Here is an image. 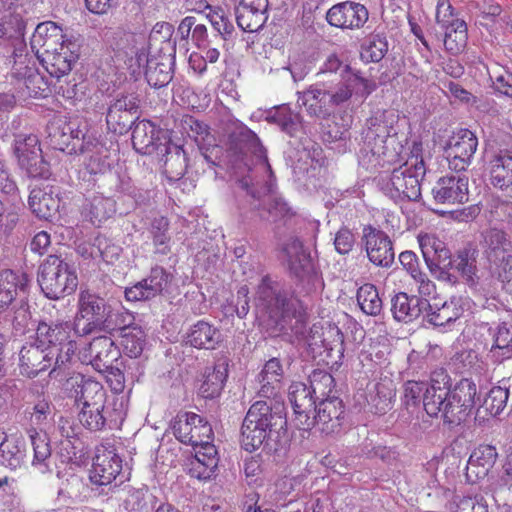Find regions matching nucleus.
<instances>
[{"instance_id":"obj_60","label":"nucleus","mask_w":512,"mask_h":512,"mask_svg":"<svg viewBox=\"0 0 512 512\" xmlns=\"http://www.w3.org/2000/svg\"><path fill=\"white\" fill-rule=\"evenodd\" d=\"M181 128L190 138L196 142L205 141L209 136V127L193 116H184L181 120Z\"/></svg>"},{"instance_id":"obj_59","label":"nucleus","mask_w":512,"mask_h":512,"mask_svg":"<svg viewBox=\"0 0 512 512\" xmlns=\"http://www.w3.org/2000/svg\"><path fill=\"white\" fill-rule=\"evenodd\" d=\"M451 512H489L486 502L479 497L456 496L450 506Z\"/></svg>"},{"instance_id":"obj_49","label":"nucleus","mask_w":512,"mask_h":512,"mask_svg":"<svg viewBox=\"0 0 512 512\" xmlns=\"http://www.w3.org/2000/svg\"><path fill=\"white\" fill-rule=\"evenodd\" d=\"M388 51L386 37L381 34H370L361 44V59L367 63L381 61Z\"/></svg>"},{"instance_id":"obj_26","label":"nucleus","mask_w":512,"mask_h":512,"mask_svg":"<svg viewBox=\"0 0 512 512\" xmlns=\"http://www.w3.org/2000/svg\"><path fill=\"white\" fill-rule=\"evenodd\" d=\"M168 278L163 268H153L148 278L126 288L125 297L128 301L149 300L163 291L168 284Z\"/></svg>"},{"instance_id":"obj_57","label":"nucleus","mask_w":512,"mask_h":512,"mask_svg":"<svg viewBox=\"0 0 512 512\" xmlns=\"http://www.w3.org/2000/svg\"><path fill=\"white\" fill-rule=\"evenodd\" d=\"M13 76L18 79H23L24 85L28 90V94L36 96L39 91H43L40 84H43V77L38 74L34 69L24 66L23 68L17 69L16 67L12 71Z\"/></svg>"},{"instance_id":"obj_17","label":"nucleus","mask_w":512,"mask_h":512,"mask_svg":"<svg viewBox=\"0 0 512 512\" xmlns=\"http://www.w3.org/2000/svg\"><path fill=\"white\" fill-rule=\"evenodd\" d=\"M122 470V459L114 445L102 443L96 448L89 478L96 485H109Z\"/></svg>"},{"instance_id":"obj_32","label":"nucleus","mask_w":512,"mask_h":512,"mask_svg":"<svg viewBox=\"0 0 512 512\" xmlns=\"http://www.w3.org/2000/svg\"><path fill=\"white\" fill-rule=\"evenodd\" d=\"M428 306L426 299L408 296L406 293H398L392 299L391 310L397 321L408 323L417 319Z\"/></svg>"},{"instance_id":"obj_63","label":"nucleus","mask_w":512,"mask_h":512,"mask_svg":"<svg viewBox=\"0 0 512 512\" xmlns=\"http://www.w3.org/2000/svg\"><path fill=\"white\" fill-rule=\"evenodd\" d=\"M495 91L512 99V72L507 70L494 71L490 74Z\"/></svg>"},{"instance_id":"obj_54","label":"nucleus","mask_w":512,"mask_h":512,"mask_svg":"<svg viewBox=\"0 0 512 512\" xmlns=\"http://www.w3.org/2000/svg\"><path fill=\"white\" fill-rule=\"evenodd\" d=\"M491 351L498 357H512V325L502 324L497 328Z\"/></svg>"},{"instance_id":"obj_27","label":"nucleus","mask_w":512,"mask_h":512,"mask_svg":"<svg viewBox=\"0 0 512 512\" xmlns=\"http://www.w3.org/2000/svg\"><path fill=\"white\" fill-rule=\"evenodd\" d=\"M480 246L489 262L496 264L512 250V242L501 229L488 228L481 233Z\"/></svg>"},{"instance_id":"obj_34","label":"nucleus","mask_w":512,"mask_h":512,"mask_svg":"<svg viewBox=\"0 0 512 512\" xmlns=\"http://www.w3.org/2000/svg\"><path fill=\"white\" fill-rule=\"evenodd\" d=\"M283 368L277 358L268 360L258 376L260 396L270 398L277 395L282 386Z\"/></svg>"},{"instance_id":"obj_4","label":"nucleus","mask_w":512,"mask_h":512,"mask_svg":"<svg viewBox=\"0 0 512 512\" xmlns=\"http://www.w3.org/2000/svg\"><path fill=\"white\" fill-rule=\"evenodd\" d=\"M363 140L361 154L374 167L398 162L404 150L396 128L385 119L384 112H378L367 120Z\"/></svg>"},{"instance_id":"obj_7","label":"nucleus","mask_w":512,"mask_h":512,"mask_svg":"<svg viewBox=\"0 0 512 512\" xmlns=\"http://www.w3.org/2000/svg\"><path fill=\"white\" fill-rule=\"evenodd\" d=\"M190 436L192 441H188L187 444L193 447L195 457L190 462L189 473L199 480L209 479L218 466L212 427L201 417V423L194 424Z\"/></svg>"},{"instance_id":"obj_40","label":"nucleus","mask_w":512,"mask_h":512,"mask_svg":"<svg viewBox=\"0 0 512 512\" xmlns=\"http://www.w3.org/2000/svg\"><path fill=\"white\" fill-rule=\"evenodd\" d=\"M399 261L417 283L418 292L421 295L430 296L435 290V285L425 273L420 271L416 254L412 251H404L399 255Z\"/></svg>"},{"instance_id":"obj_19","label":"nucleus","mask_w":512,"mask_h":512,"mask_svg":"<svg viewBox=\"0 0 512 512\" xmlns=\"http://www.w3.org/2000/svg\"><path fill=\"white\" fill-rule=\"evenodd\" d=\"M120 356V352L111 338L100 336L94 338L90 344L79 352L80 360L90 364L99 372L112 367Z\"/></svg>"},{"instance_id":"obj_3","label":"nucleus","mask_w":512,"mask_h":512,"mask_svg":"<svg viewBox=\"0 0 512 512\" xmlns=\"http://www.w3.org/2000/svg\"><path fill=\"white\" fill-rule=\"evenodd\" d=\"M70 332L67 324L39 323L35 337L20 350V373L33 378L52 366L56 369L70 363L78 348L76 340L69 339Z\"/></svg>"},{"instance_id":"obj_56","label":"nucleus","mask_w":512,"mask_h":512,"mask_svg":"<svg viewBox=\"0 0 512 512\" xmlns=\"http://www.w3.org/2000/svg\"><path fill=\"white\" fill-rule=\"evenodd\" d=\"M508 396V389L493 387L483 402L485 409L493 416L500 414L506 407Z\"/></svg>"},{"instance_id":"obj_21","label":"nucleus","mask_w":512,"mask_h":512,"mask_svg":"<svg viewBox=\"0 0 512 512\" xmlns=\"http://www.w3.org/2000/svg\"><path fill=\"white\" fill-rule=\"evenodd\" d=\"M317 374L313 375L312 385L308 386L303 382H293L289 387L288 398L293 407L299 426L308 430L314 426V420L310 413L314 410L315 401L313 393L316 387L313 385Z\"/></svg>"},{"instance_id":"obj_42","label":"nucleus","mask_w":512,"mask_h":512,"mask_svg":"<svg viewBox=\"0 0 512 512\" xmlns=\"http://www.w3.org/2000/svg\"><path fill=\"white\" fill-rule=\"evenodd\" d=\"M491 163L490 179L493 186L501 190H512V156L499 154Z\"/></svg>"},{"instance_id":"obj_13","label":"nucleus","mask_w":512,"mask_h":512,"mask_svg":"<svg viewBox=\"0 0 512 512\" xmlns=\"http://www.w3.org/2000/svg\"><path fill=\"white\" fill-rule=\"evenodd\" d=\"M229 139L231 144H235L236 147L240 145V150L246 149L254 156L257 164L267 174V180L265 181L267 192H273L277 188L276 177L269 163L267 150L262 145L257 134L246 125L240 123L230 133Z\"/></svg>"},{"instance_id":"obj_15","label":"nucleus","mask_w":512,"mask_h":512,"mask_svg":"<svg viewBox=\"0 0 512 512\" xmlns=\"http://www.w3.org/2000/svg\"><path fill=\"white\" fill-rule=\"evenodd\" d=\"M477 146V137L470 130L461 129L454 133L444 147L449 168L455 172L464 171L470 165Z\"/></svg>"},{"instance_id":"obj_23","label":"nucleus","mask_w":512,"mask_h":512,"mask_svg":"<svg viewBox=\"0 0 512 512\" xmlns=\"http://www.w3.org/2000/svg\"><path fill=\"white\" fill-rule=\"evenodd\" d=\"M363 239L369 260L377 266L388 267L394 261V251L389 237L371 226L364 227Z\"/></svg>"},{"instance_id":"obj_14","label":"nucleus","mask_w":512,"mask_h":512,"mask_svg":"<svg viewBox=\"0 0 512 512\" xmlns=\"http://www.w3.org/2000/svg\"><path fill=\"white\" fill-rule=\"evenodd\" d=\"M80 42L78 39L62 42L57 48L46 50L37 54L46 71L58 80L68 75L80 56Z\"/></svg>"},{"instance_id":"obj_10","label":"nucleus","mask_w":512,"mask_h":512,"mask_svg":"<svg viewBox=\"0 0 512 512\" xmlns=\"http://www.w3.org/2000/svg\"><path fill=\"white\" fill-rule=\"evenodd\" d=\"M76 401L80 407L79 421L90 431L102 430L107 421L106 391L94 380H82L76 390Z\"/></svg>"},{"instance_id":"obj_43","label":"nucleus","mask_w":512,"mask_h":512,"mask_svg":"<svg viewBox=\"0 0 512 512\" xmlns=\"http://www.w3.org/2000/svg\"><path fill=\"white\" fill-rule=\"evenodd\" d=\"M226 378L227 368L225 364H218L213 368H207L199 387V394L206 399L218 396L224 386Z\"/></svg>"},{"instance_id":"obj_46","label":"nucleus","mask_w":512,"mask_h":512,"mask_svg":"<svg viewBox=\"0 0 512 512\" xmlns=\"http://www.w3.org/2000/svg\"><path fill=\"white\" fill-rule=\"evenodd\" d=\"M423 176L424 174H419L416 169L408 166L394 170L390 179L391 189L394 192H420Z\"/></svg>"},{"instance_id":"obj_48","label":"nucleus","mask_w":512,"mask_h":512,"mask_svg":"<svg viewBox=\"0 0 512 512\" xmlns=\"http://www.w3.org/2000/svg\"><path fill=\"white\" fill-rule=\"evenodd\" d=\"M478 252L472 247H466L459 251L455 260L454 267L465 279L469 285H475L478 281L477 259Z\"/></svg>"},{"instance_id":"obj_29","label":"nucleus","mask_w":512,"mask_h":512,"mask_svg":"<svg viewBox=\"0 0 512 512\" xmlns=\"http://www.w3.org/2000/svg\"><path fill=\"white\" fill-rule=\"evenodd\" d=\"M71 40L55 22L45 21L37 25L31 37V48L36 55L46 50L57 48L62 42Z\"/></svg>"},{"instance_id":"obj_20","label":"nucleus","mask_w":512,"mask_h":512,"mask_svg":"<svg viewBox=\"0 0 512 512\" xmlns=\"http://www.w3.org/2000/svg\"><path fill=\"white\" fill-rule=\"evenodd\" d=\"M207 16L216 33L209 35L205 25H196L192 31V41L199 49L210 43L224 42L235 30L232 20L223 9L211 10Z\"/></svg>"},{"instance_id":"obj_44","label":"nucleus","mask_w":512,"mask_h":512,"mask_svg":"<svg viewBox=\"0 0 512 512\" xmlns=\"http://www.w3.org/2000/svg\"><path fill=\"white\" fill-rule=\"evenodd\" d=\"M119 335L124 352L131 358L139 357L145 346L146 334L137 325H129L120 328Z\"/></svg>"},{"instance_id":"obj_37","label":"nucleus","mask_w":512,"mask_h":512,"mask_svg":"<svg viewBox=\"0 0 512 512\" xmlns=\"http://www.w3.org/2000/svg\"><path fill=\"white\" fill-rule=\"evenodd\" d=\"M433 198L436 202V204H443L447 207L440 208V207H431L430 209L434 212L445 215V214H451L455 215L456 219H459L461 221H467L469 219L475 218L479 212L480 208L478 205H471L468 208H464L462 210L454 209L451 206H454L456 204H463L464 203V195H461L460 198H458L459 194H432Z\"/></svg>"},{"instance_id":"obj_12","label":"nucleus","mask_w":512,"mask_h":512,"mask_svg":"<svg viewBox=\"0 0 512 512\" xmlns=\"http://www.w3.org/2000/svg\"><path fill=\"white\" fill-rule=\"evenodd\" d=\"M271 419V407L266 401H257L249 408L241 428V446L244 450L254 452L262 446Z\"/></svg>"},{"instance_id":"obj_45","label":"nucleus","mask_w":512,"mask_h":512,"mask_svg":"<svg viewBox=\"0 0 512 512\" xmlns=\"http://www.w3.org/2000/svg\"><path fill=\"white\" fill-rule=\"evenodd\" d=\"M266 121L276 124L281 131L290 136H295L301 128L300 115L291 111L287 106H280L269 111L266 115Z\"/></svg>"},{"instance_id":"obj_11","label":"nucleus","mask_w":512,"mask_h":512,"mask_svg":"<svg viewBox=\"0 0 512 512\" xmlns=\"http://www.w3.org/2000/svg\"><path fill=\"white\" fill-rule=\"evenodd\" d=\"M13 154L19 168L32 179H49L51 170L44 159L40 141L33 133L20 132L14 135Z\"/></svg>"},{"instance_id":"obj_30","label":"nucleus","mask_w":512,"mask_h":512,"mask_svg":"<svg viewBox=\"0 0 512 512\" xmlns=\"http://www.w3.org/2000/svg\"><path fill=\"white\" fill-rule=\"evenodd\" d=\"M497 459V452L493 446L481 445L471 453L467 466L466 476L471 482L485 478Z\"/></svg>"},{"instance_id":"obj_53","label":"nucleus","mask_w":512,"mask_h":512,"mask_svg":"<svg viewBox=\"0 0 512 512\" xmlns=\"http://www.w3.org/2000/svg\"><path fill=\"white\" fill-rule=\"evenodd\" d=\"M201 423V416L193 412H184L176 416L172 424L175 437L182 443L187 444L191 440L190 434L194 424Z\"/></svg>"},{"instance_id":"obj_55","label":"nucleus","mask_w":512,"mask_h":512,"mask_svg":"<svg viewBox=\"0 0 512 512\" xmlns=\"http://www.w3.org/2000/svg\"><path fill=\"white\" fill-rule=\"evenodd\" d=\"M98 246H85L79 245L78 252L85 258H96L98 256L102 257L105 262H112L114 258H117L119 255L120 248L115 245L108 246L102 248L104 244L101 239H98Z\"/></svg>"},{"instance_id":"obj_5","label":"nucleus","mask_w":512,"mask_h":512,"mask_svg":"<svg viewBox=\"0 0 512 512\" xmlns=\"http://www.w3.org/2000/svg\"><path fill=\"white\" fill-rule=\"evenodd\" d=\"M343 79L344 82L334 92L316 87L298 92L297 103L307 107L310 114L318 115L317 104L320 108L322 106H338L351 98L354 89H357V93H360L361 96L367 97L376 88L375 83L364 78L359 71L344 76Z\"/></svg>"},{"instance_id":"obj_62","label":"nucleus","mask_w":512,"mask_h":512,"mask_svg":"<svg viewBox=\"0 0 512 512\" xmlns=\"http://www.w3.org/2000/svg\"><path fill=\"white\" fill-rule=\"evenodd\" d=\"M98 149H100L102 152H105V144L99 141L98 138L92 135H88L87 133L79 141V143H77V145L74 144L72 148H69V150L74 152L73 155H84L85 158L90 156L92 153H95Z\"/></svg>"},{"instance_id":"obj_6","label":"nucleus","mask_w":512,"mask_h":512,"mask_svg":"<svg viewBox=\"0 0 512 512\" xmlns=\"http://www.w3.org/2000/svg\"><path fill=\"white\" fill-rule=\"evenodd\" d=\"M77 313L73 323L69 321L56 322L67 324L70 329V340L76 337H84L93 332L101 331L110 317V307L106 301L89 291H81L78 296Z\"/></svg>"},{"instance_id":"obj_38","label":"nucleus","mask_w":512,"mask_h":512,"mask_svg":"<svg viewBox=\"0 0 512 512\" xmlns=\"http://www.w3.org/2000/svg\"><path fill=\"white\" fill-rule=\"evenodd\" d=\"M444 30V36L442 39L445 50L452 55H457L466 47L468 33L467 25L462 19H454L450 25L441 28ZM438 40H441L437 36Z\"/></svg>"},{"instance_id":"obj_24","label":"nucleus","mask_w":512,"mask_h":512,"mask_svg":"<svg viewBox=\"0 0 512 512\" xmlns=\"http://www.w3.org/2000/svg\"><path fill=\"white\" fill-rule=\"evenodd\" d=\"M26 444L23 436L18 433L0 432V465L11 471L26 467Z\"/></svg>"},{"instance_id":"obj_61","label":"nucleus","mask_w":512,"mask_h":512,"mask_svg":"<svg viewBox=\"0 0 512 512\" xmlns=\"http://www.w3.org/2000/svg\"><path fill=\"white\" fill-rule=\"evenodd\" d=\"M512 490V451L507 455L503 465V474L493 485V492L497 497H504Z\"/></svg>"},{"instance_id":"obj_35","label":"nucleus","mask_w":512,"mask_h":512,"mask_svg":"<svg viewBox=\"0 0 512 512\" xmlns=\"http://www.w3.org/2000/svg\"><path fill=\"white\" fill-rule=\"evenodd\" d=\"M28 279L25 274L11 270L0 274V311L6 310L15 300L18 291L25 290Z\"/></svg>"},{"instance_id":"obj_39","label":"nucleus","mask_w":512,"mask_h":512,"mask_svg":"<svg viewBox=\"0 0 512 512\" xmlns=\"http://www.w3.org/2000/svg\"><path fill=\"white\" fill-rule=\"evenodd\" d=\"M267 10L263 6L251 7L238 4L235 8V19L238 27L244 32H256L263 27L267 20Z\"/></svg>"},{"instance_id":"obj_16","label":"nucleus","mask_w":512,"mask_h":512,"mask_svg":"<svg viewBox=\"0 0 512 512\" xmlns=\"http://www.w3.org/2000/svg\"><path fill=\"white\" fill-rule=\"evenodd\" d=\"M139 100L133 93L121 94L109 105L106 114L108 129L117 134H124L132 128L138 118Z\"/></svg>"},{"instance_id":"obj_41","label":"nucleus","mask_w":512,"mask_h":512,"mask_svg":"<svg viewBox=\"0 0 512 512\" xmlns=\"http://www.w3.org/2000/svg\"><path fill=\"white\" fill-rule=\"evenodd\" d=\"M284 253L289 269L296 276L300 277L310 269V255L299 240L290 239L284 247Z\"/></svg>"},{"instance_id":"obj_1","label":"nucleus","mask_w":512,"mask_h":512,"mask_svg":"<svg viewBox=\"0 0 512 512\" xmlns=\"http://www.w3.org/2000/svg\"><path fill=\"white\" fill-rule=\"evenodd\" d=\"M255 306L260 319L271 320L281 330L290 328L300 342L313 352L320 348L333 350L342 345V334L335 326L324 328L314 324L308 334L304 332L305 312L300 301L281 289L278 283L268 276L258 285Z\"/></svg>"},{"instance_id":"obj_31","label":"nucleus","mask_w":512,"mask_h":512,"mask_svg":"<svg viewBox=\"0 0 512 512\" xmlns=\"http://www.w3.org/2000/svg\"><path fill=\"white\" fill-rule=\"evenodd\" d=\"M28 434L33 449L31 466L41 474L51 472L52 450L48 435L35 428L29 429Z\"/></svg>"},{"instance_id":"obj_9","label":"nucleus","mask_w":512,"mask_h":512,"mask_svg":"<svg viewBox=\"0 0 512 512\" xmlns=\"http://www.w3.org/2000/svg\"><path fill=\"white\" fill-rule=\"evenodd\" d=\"M164 33L167 38L161 48L146 57L145 78L154 88H161L170 83L174 74L175 43L172 45L169 38L173 33V26L167 22L157 23L153 33Z\"/></svg>"},{"instance_id":"obj_52","label":"nucleus","mask_w":512,"mask_h":512,"mask_svg":"<svg viewBox=\"0 0 512 512\" xmlns=\"http://www.w3.org/2000/svg\"><path fill=\"white\" fill-rule=\"evenodd\" d=\"M108 156L109 151L106 147L105 152H102L100 151V149H98L95 153H92L90 156L85 158V163L90 173L94 175H99L98 178L94 179L95 182H105L108 180H113L115 178L114 173H112L111 171L106 173V170L109 168V163L107 162Z\"/></svg>"},{"instance_id":"obj_2","label":"nucleus","mask_w":512,"mask_h":512,"mask_svg":"<svg viewBox=\"0 0 512 512\" xmlns=\"http://www.w3.org/2000/svg\"><path fill=\"white\" fill-rule=\"evenodd\" d=\"M431 417H441L445 423L458 425L472 414L481 402L476 384L462 379L454 387L444 371L435 372L430 384L408 381L403 388V401L406 406H416L420 399Z\"/></svg>"},{"instance_id":"obj_25","label":"nucleus","mask_w":512,"mask_h":512,"mask_svg":"<svg viewBox=\"0 0 512 512\" xmlns=\"http://www.w3.org/2000/svg\"><path fill=\"white\" fill-rule=\"evenodd\" d=\"M163 168V173L171 181H179L187 170V158L183 148L170 139L153 155Z\"/></svg>"},{"instance_id":"obj_51","label":"nucleus","mask_w":512,"mask_h":512,"mask_svg":"<svg viewBox=\"0 0 512 512\" xmlns=\"http://www.w3.org/2000/svg\"><path fill=\"white\" fill-rule=\"evenodd\" d=\"M357 301L361 310L367 315L376 316L382 310V300L372 284H364L358 289Z\"/></svg>"},{"instance_id":"obj_8","label":"nucleus","mask_w":512,"mask_h":512,"mask_svg":"<svg viewBox=\"0 0 512 512\" xmlns=\"http://www.w3.org/2000/svg\"><path fill=\"white\" fill-rule=\"evenodd\" d=\"M38 281L43 293L50 299L71 294L78 285L74 267L56 255L48 256L42 263Z\"/></svg>"},{"instance_id":"obj_18","label":"nucleus","mask_w":512,"mask_h":512,"mask_svg":"<svg viewBox=\"0 0 512 512\" xmlns=\"http://www.w3.org/2000/svg\"><path fill=\"white\" fill-rule=\"evenodd\" d=\"M325 18L333 27L354 30L364 26L369 19V12L360 3L344 1L329 8Z\"/></svg>"},{"instance_id":"obj_28","label":"nucleus","mask_w":512,"mask_h":512,"mask_svg":"<svg viewBox=\"0 0 512 512\" xmlns=\"http://www.w3.org/2000/svg\"><path fill=\"white\" fill-rule=\"evenodd\" d=\"M343 413L342 401L338 398H331L319 403L317 414L311 419L323 433L332 434L340 429Z\"/></svg>"},{"instance_id":"obj_58","label":"nucleus","mask_w":512,"mask_h":512,"mask_svg":"<svg viewBox=\"0 0 512 512\" xmlns=\"http://www.w3.org/2000/svg\"><path fill=\"white\" fill-rule=\"evenodd\" d=\"M440 186L437 192H469V178L465 174L456 172L446 175L438 180Z\"/></svg>"},{"instance_id":"obj_33","label":"nucleus","mask_w":512,"mask_h":512,"mask_svg":"<svg viewBox=\"0 0 512 512\" xmlns=\"http://www.w3.org/2000/svg\"><path fill=\"white\" fill-rule=\"evenodd\" d=\"M221 340L220 331L202 320L191 326L186 336V343L198 349H215Z\"/></svg>"},{"instance_id":"obj_64","label":"nucleus","mask_w":512,"mask_h":512,"mask_svg":"<svg viewBox=\"0 0 512 512\" xmlns=\"http://www.w3.org/2000/svg\"><path fill=\"white\" fill-rule=\"evenodd\" d=\"M62 132H64V122L58 124L49 133L50 141L56 149L66 152L67 154L73 155L74 152L69 150V148H72L71 136L68 133Z\"/></svg>"},{"instance_id":"obj_47","label":"nucleus","mask_w":512,"mask_h":512,"mask_svg":"<svg viewBox=\"0 0 512 512\" xmlns=\"http://www.w3.org/2000/svg\"><path fill=\"white\" fill-rule=\"evenodd\" d=\"M417 240L428 265L439 262L441 259L446 260L449 257V251L446 249L445 243L436 235L420 233Z\"/></svg>"},{"instance_id":"obj_36","label":"nucleus","mask_w":512,"mask_h":512,"mask_svg":"<svg viewBox=\"0 0 512 512\" xmlns=\"http://www.w3.org/2000/svg\"><path fill=\"white\" fill-rule=\"evenodd\" d=\"M469 308L470 300L467 297L453 296L430 315L429 322L434 326H445L456 321Z\"/></svg>"},{"instance_id":"obj_50","label":"nucleus","mask_w":512,"mask_h":512,"mask_svg":"<svg viewBox=\"0 0 512 512\" xmlns=\"http://www.w3.org/2000/svg\"><path fill=\"white\" fill-rule=\"evenodd\" d=\"M29 206L37 217L48 220L57 213L59 199L53 194H31Z\"/></svg>"},{"instance_id":"obj_22","label":"nucleus","mask_w":512,"mask_h":512,"mask_svg":"<svg viewBox=\"0 0 512 512\" xmlns=\"http://www.w3.org/2000/svg\"><path fill=\"white\" fill-rule=\"evenodd\" d=\"M169 140L167 134L149 120H141L134 124L132 144L136 152L153 156L160 146Z\"/></svg>"}]
</instances>
